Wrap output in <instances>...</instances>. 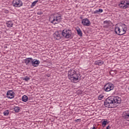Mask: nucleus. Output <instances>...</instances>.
I'll use <instances>...</instances> for the list:
<instances>
[{"label":"nucleus","mask_w":129,"mask_h":129,"mask_svg":"<svg viewBox=\"0 0 129 129\" xmlns=\"http://www.w3.org/2000/svg\"><path fill=\"white\" fill-rule=\"evenodd\" d=\"M121 103V99L118 96H111L108 97L104 102V105L106 107L112 108L117 104H120Z\"/></svg>","instance_id":"nucleus-1"},{"label":"nucleus","mask_w":129,"mask_h":129,"mask_svg":"<svg viewBox=\"0 0 129 129\" xmlns=\"http://www.w3.org/2000/svg\"><path fill=\"white\" fill-rule=\"evenodd\" d=\"M68 77L69 79L71 80L72 82L74 83H76V82H78L79 80H80V78H81V76H80V74L79 73H77L75 71V70L72 69L70 70L68 72Z\"/></svg>","instance_id":"nucleus-2"},{"label":"nucleus","mask_w":129,"mask_h":129,"mask_svg":"<svg viewBox=\"0 0 129 129\" xmlns=\"http://www.w3.org/2000/svg\"><path fill=\"white\" fill-rule=\"evenodd\" d=\"M62 20V16L61 15L55 13L49 17V22L50 23H52V24H54V25L55 24H59Z\"/></svg>","instance_id":"nucleus-3"},{"label":"nucleus","mask_w":129,"mask_h":129,"mask_svg":"<svg viewBox=\"0 0 129 129\" xmlns=\"http://www.w3.org/2000/svg\"><path fill=\"white\" fill-rule=\"evenodd\" d=\"M126 32V26L125 24H123L121 26H116L115 27V32L117 35L122 36L124 35Z\"/></svg>","instance_id":"nucleus-4"},{"label":"nucleus","mask_w":129,"mask_h":129,"mask_svg":"<svg viewBox=\"0 0 129 129\" xmlns=\"http://www.w3.org/2000/svg\"><path fill=\"white\" fill-rule=\"evenodd\" d=\"M61 35L64 38H66V39H70L72 37V31H71V30L65 29L62 30Z\"/></svg>","instance_id":"nucleus-5"},{"label":"nucleus","mask_w":129,"mask_h":129,"mask_svg":"<svg viewBox=\"0 0 129 129\" xmlns=\"http://www.w3.org/2000/svg\"><path fill=\"white\" fill-rule=\"evenodd\" d=\"M120 9L125 10V9H129V1H122L118 5Z\"/></svg>","instance_id":"nucleus-6"},{"label":"nucleus","mask_w":129,"mask_h":129,"mask_svg":"<svg viewBox=\"0 0 129 129\" xmlns=\"http://www.w3.org/2000/svg\"><path fill=\"white\" fill-rule=\"evenodd\" d=\"M114 88V85L111 83H108L104 86V90L108 92V91H111L113 90Z\"/></svg>","instance_id":"nucleus-7"},{"label":"nucleus","mask_w":129,"mask_h":129,"mask_svg":"<svg viewBox=\"0 0 129 129\" xmlns=\"http://www.w3.org/2000/svg\"><path fill=\"white\" fill-rule=\"evenodd\" d=\"M13 5L15 8H21V7H23V2L21 0H14Z\"/></svg>","instance_id":"nucleus-8"},{"label":"nucleus","mask_w":129,"mask_h":129,"mask_svg":"<svg viewBox=\"0 0 129 129\" xmlns=\"http://www.w3.org/2000/svg\"><path fill=\"white\" fill-rule=\"evenodd\" d=\"M8 98L12 99L15 97V92L12 90L8 91L7 93Z\"/></svg>","instance_id":"nucleus-9"},{"label":"nucleus","mask_w":129,"mask_h":129,"mask_svg":"<svg viewBox=\"0 0 129 129\" xmlns=\"http://www.w3.org/2000/svg\"><path fill=\"white\" fill-rule=\"evenodd\" d=\"M82 24L83 26H86V27H89L90 26V21L87 18L84 19L82 20Z\"/></svg>","instance_id":"nucleus-10"},{"label":"nucleus","mask_w":129,"mask_h":129,"mask_svg":"<svg viewBox=\"0 0 129 129\" xmlns=\"http://www.w3.org/2000/svg\"><path fill=\"white\" fill-rule=\"evenodd\" d=\"M53 37L55 40H61V33L58 31H56L53 34Z\"/></svg>","instance_id":"nucleus-11"},{"label":"nucleus","mask_w":129,"mask_h":129,"mask_svg":"<svg viewBox=\"0 0 129 129\" xmlns=\"http://www.w3.org/2000/svg\"><path fill=\"white\" fill-rule=\"evenodd\" d=\"M122 117L127 121H129V111H125L122 114Z\"/></svg>","instance_id":"nucleus-12"},{"label":"nucleus","mask_w":129,"mask_h":129,"mask_svg":"<svg viewBox=\"0 0 129 129\" xmlns=\"http://www.w3.org/2000/svg\"><path fill=\"white\" fill-rule=\"evenodd\" d=\"M31 64L34 67H37L40 64V61L37 59H32Z\"/></svg>","instance_id":"nucleus-13"},{"label":"nucleus","mask_w":129,"mask_h":129,"mask_svg":"<svg viewBox=\"0 0 129 129\" xmlns=\"http://www.w3.org/2000/svg\"><path fill=\"white\" fill-rule=\"evenodd\" d=\"M33 60V58L29 57L27 58L24 60V62L26 65H29V63H32V60Z\"/></svg>","instance_id":"nucleus-14"},{"label":"nucleus","mask_w":129,"mask_h":129,"mask_svg":"<svg viewBox=\"0 0 129 129\" xmlns=\"http://www.w3.org/2000/svg\"><path fill=\"white\" fill-rule=\"evenodd\" d=\"M6 26L8 28H12L13 26H14V23L12 21H7L6 22Z\"/></svg>","instance_id":"nucleus-15"},{"label":"nucleus","mask_w":129,"mask_h":129,"mask_svg":"<svg viewBox=\"0 0 129 129\" xmlns=\"http://www.w3.org/2000/svg\"><path fill=\"white\" fill-rule=\"evenodd\" d=\"M77 32L78 35L80 36V37H82V31H81V29L80 28H78L77 29Z\"/></svg>","instance_id":"nucleus-16"},{"label":"nucleus","mask_w":129,"mask_h":129,"mask_svg":"<svg viewBox=\"0 0 129 129\" xmlns=\"http://www.w3.org/2000/svg\"><path fill=\"white\" fill-rule=\"evenodd\" d=\"M103 61L102 60H97L95 61V65H103Z\"/></svg>","instance_id":"nucleus-17"},{"label":"nucleus","mask_w":129,"mask_h":129,"mask_svg":"<svg viewBox=\"0 0 129 129\" xmlns=\"http://www.w3.org/2000/svg\"><path fill=\"white\" fill-rule=\"evenodd\" d=\"M28 96H27L26 95H24L22 97V101H24V102H27L28 101Z\"/></svg>","instance_id":"nucleus-18"},{"label":"nucleus","mask_w":129,"mask_h":129,"mask_svg":"<svg viewBox=\"0 0 129 129\" xmlns=\"http://www.w3.org/2000/svg\"><path fill=\"white\" fill-rule=\"evenodd\" d=\"M103 121L102 122V125L104 127L107 123H108V122H107V119H103Z\"/></svg>","instance_id":"nucleus-19"},{"label":"nucleus","mask_w":129,"mask_h":129,"mask_svg":"<svg viewBox=\"0 0 129 129\" xmlns=\"http://www.w3.org/2000/svg\"><path fill=\"white\" fill-rule=\"evenodd\" d=\"M103 12V10L102 9H99L98 10H95L94 12V14H101Z\"/></svg>","instance_id":"nucleus-20"},{"label":"nucleus","mask_w":129,"mask_h":129,"mask_svg":"<svg viewBox=\"0 0 129 129\" xmlns=\"http://www.w3.org/2000/svg\"><path fill=\"white\" fill-rule=\"evenodd\" d=\"M20 109H21L20 107L16 106L14 108V111H15V112H19L20 111Z\"/></svg>","instance_id":"nucleus-21"},{"label":"nucleus","mask_w":129,"mask_h":129,"mask_svg":"<svg viewBox=\"0 0 129 129\" xmlns=\"http://www.w3.org/2000/svg\"><path fill=\"white\" fill-rule=\"evenodd\" d=\"M103 98H104V96L102 95H100L98 97V99L99 100H102V99H103Z\"/></svg>","instance_id":"nucleus-22"},{"label":"nucleus","mask_w":129,"mask_h":129,"mask_svg":"<svg viewBox=\"0 0 129 129\" xmlns=\"http://www.w3.org/2000/svg\"><path fill=\"white\" fill-rule=\"evenodd\" d=\"M9 113H10V111L9 110H7L4 112V115H9Z\"/></svg>","instance_id":"nucleus-23"},{"label":"nucleus","mask_w":129,"mask_h":129,"mask_svg":"<svg viewBox=\"0 0 129 129\" xmlns=\"http://www.w3.org/2000/svg\"><path fill=\"white\" fill-rule=\"evenodd\" d=\"M38 3V0L34 1L32 3L31 7H35L36 4Z\"/></svg>","instance_id":"nucleus-24"},{"label":"nucleus","mask_w":129,"mask_h":129,"mask_svg":"<svg viewBox=\"0 0 129 129\" xmlns=\"http://www.w3.org/2000/svg\"><path fill=\"white\" fill-rule=\"evenodd\" d=\"M23 80H25V81H28V80H30V78L28 76H26L24 78H23Z\"/></svg>","instance_id":"nucleus-25"},{"label":"nucleus","mask_w":129,"mask_h":129,"mask_svg":"<svg viewBox=\"0 0 129 129\" xmlns=\"http://www.w3.org/2000/svg\"><path fill=\"white\" fill-rule=\"evenodd\" d=\"M103 23L105 24H106V25H108L109 22H108V21H104L103 22Z\"/></svg>","instance_id":"nucleus-26"},{"label":"nucleus","mask_w":129,"mask_h":129,"mask_svg":"<svg viewBox=\"0 0 129 129\" xmlns=\"http://www.w3.org/2000/svg\"><path fill=\"white\" fill-rule=\"evenodd\" d=\"M79 120H81L80 119H76V120H75V121H76V122H78V121Z\"/></svg>","instance_id":"nucleus-27"},{"label":"nucleus","mask_w":129,"mask_h":129,"mask_svg":"<svg viewBox=\"0 0 129 129\" xmlns=\"http://www.w3.org/2000/svg\"><path fill=\"white\" fill-rule=\"evenodd\" d=\"M92 129H96V128H95V126H93Z\"/></svg>","instance_id":"nucleus-28"}]
</instances>
